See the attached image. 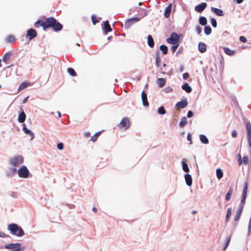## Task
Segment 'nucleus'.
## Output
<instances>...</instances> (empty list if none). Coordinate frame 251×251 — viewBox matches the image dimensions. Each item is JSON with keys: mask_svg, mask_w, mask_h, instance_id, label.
I'll list each match as a JSON object with an SVG mask.
<instances>
[{"mask_svg": "<svg viewBox=\"0 0 251 251\" xmlns=\"http://www.w3.org/2000/svg\"><path fill=\"white\" fill-rule=\"evenodd\" d=\"M41 26L44 30L49 28H52L56 32L59 31L63 28V25L52 17L46 19L42 22Z\"/></svg>", "mask_w": 251, "mask_h": 251, "instance_id": "nucleus-1", "label": "nucleus"}, {"mask_svg": "<svg viewBox=\"0 0 251 251\" xmlns=\"http://www.w3.org/2000/svg\"><path fill=\"white\" fill-rule=\"evenodd\" d=\"M7 229L12 234L17 236L21 237L25 234L24 231L22 228L16 224L9 225Z\"/></svg>", "mask_w": 251, "mask_h": 251, "instance_id": "nucleus-2", "label": "nucleus"}, {"mask_svg": "<svg viewBox=\"0 0 251 251\" xmlns=\"http://www.w3.org/2000/svg\"><path fill=\"white\" fill-rule=\"evenodd\" d=\"M18 174L20 177L24 178L28 177L30 175L29 171L25 165L21 166L18 171Z\"/></svg>", "mask_w": 251, "mask_h": 251, "instance_id": "nucleus-3", "label": "nucleus"}, {"mask_svg": "<svg viewBox=\"0 0 251 251\" xmlns=\"http://www.w3.org/2000/svg\"><path fill=\"white\" fill-rule=\"evenodd\" d=\"M24 162V157L22 155H16L10 159L11 164L17 167Z\"/></svg>", "mask_w": 251, "mask_h": 251, "instance_id": "nucleus-4", "label": "nucleus"}, {"mask_svg": "<svg viewBox=\"0 0 251 251\" xmlns=\"http://www.w3.org/2000/svg\"><path fill=\"white\" fill-rule=\"evenodd\" d=\"M180 36L176 32H173L170 37L167 39V42L171 44H179Z\"/></svg>", "mask_w": 251, "mask_h": 251, "instance_id": "nucleus-5", "label": "nucleus"}, {"mask_svg": "<svg viewBox=\"0 0 251 251\" xmlns=\"http://www.w3.org/2000/svg\"><path fill=\"white\" fill-rule=\"evenodd\" d=\"M248 188V182L246 181L244 183V188L242 191L241 202L239 206H242V207H244V204L246 202V199L247 198V194Z\"/></svg>", "mask_w": 251, "mask_h": 251, "instance_id": "nucleus-6", "label": "nucleus"}, {"mask_svg": "<svg viewBox=\"0 0 251 251\" xmlns=\"http://www.w3.org/2000/svg\"><path fill=\"white\" fill-rule=\"evenodd\" d=\"M118 127L120 129H123L125 130L127 129L130 126V122L129 118L127 117H124L118 125Z\"/></svg>", "mask_w": 251, "mask_h": 251, "instance_id": "nucleus-7", "label": "nucleus"}, {"mask_svg": "<svg viewBox=\"0 0 251 251\" xmlns=\"http://www.w3.org/2000/svg\"><path fill=\"white\" fill-rule=\"evenodd\" d=\"M140 20V18L138 17L132 18L126 20L124 24V27L126 29H128L135 23Z\"/></svg>", "mask_w": 251, "mask_h": 251, "instance_id": "nucleus-8", "label": "nucleus"}, {"mask_svg": "<svg viewBox=\"0 0 251 251\" xmlns=\"http://www.w3.org/2000/svg\"><path fill=\"white\" fill-rule=\"evenodd\" d=\"M246 128L247 130L248 142L251 148V124L250 122L246 123Z\"/></svg>", "mask_w": 251, "mask_h": 251, "instance_id": "nucleus-9", "label": "nucleus"}, {"mask_svg": "<svg viewBox=\"0 0 251 251\" xmlns=\"http://www.w3.org/2000/svg\"><path fill=\"white\" fill-rule=\"evenodd\" d=\"M37 35V32L34 29L30 28L27 31L26 35L29 37L30 40L36 37Z\"/></svg>", "mask_w": 251, "mask_h": 251, "instance_id": "nucleus-10", "label": "nucleus"}, {"mask_svg": "<svg viewBox=\"0 0 251 251\" xmlns=\"http://www.w3.org/2000/svg\"><path fill=\"white\" fill-rule=\"evenodd\" d=\"M20 247H21L20 243H16V244L10 243V244H8L7 245H6L5 246V248L7 249H15V250L19 249V251H21Z\"/></svg>", "mask_w": 251, "mask_h": 251, "instance_id": "nucleus-11", "label": "nucleus"}, {"mask_svg": "<svg viewBox=\"0 0 251 251\" xmlns=\"http://www.w3.org/2000/svg\"><path fill=\"white\" fill-rule=\"evenodd\" d=\"M207 4L205 2L201 3L200 4L196 6L195 10L198 12H202L204 9L206 7Z\"/></svg>", "mask_w": 251, "mask_h": 251, "instance_id": "nucleus-12", "label": "nucleus"}, {"mask_svg": "<svg viewBox=\"0 0 251 251\" xmlns=\"http://www.w3.org/2000/svg\"><path fill=\"white\" fill-rule=\"evenodd\" d=\"M142 100L144 106H149V103L148 101L147 95L144 91L142 92Z\"/></svg>", "mask_w": 251, "mask_h": 251, "instance_id": "nucleus-13", "label": "nucleus"}, {"mask_svg": "<svg viewBox=\"0 0 251 251\" xmlns=\"http://www.w3.org/2000/svg\"><path fill=\"white\" fill-rule=\"evenodd\" d=\"M187 100H185L178 102L176 105L178 108H184L187 106Z\"/></svg>", "mask_w": 251, "mask_h": 251, "instance_id": "nucleus-14", "label": "nucleus"}, {"mask_svg": "<svg viewBox=\"0 0 251 251\" xmlns=\"http://www.w3.org/2000/svg\"><path fill=\"white\" fill-rule=\"evenodd\" d=\"M211 10L213 13L218 16H223L224 15V12L221 9L212 7L211 8Z\"/></svg>", "mask_w": 251, "mask_h": 251, "instance_id": "nucleus-15", "label": "nucleus"}, {"mask_svg": "<svg viewBox=\"0 0 251 251\" xmlns=\"http://www.w3.org/2000/svg\"><path fill=\"white\" fill-rule=\"evenodd\" d=\"M185 179L186 184L189 186H191L192 184V178L191 176L189 174H186L185 175Z\"/></svg>", "mask_w": 251, "mask_h": 251, "instance_id": "nucleus-16", "label": "nucleus"}, {"mask_svg": "<svg viewBox=\"0 0 251 251\" xmlns=\"http://www.w3.org/2000/svg\"><path fill=\"white\" fill-rule=\"evenodd\" d=\"M11 55H12V53H11V52H7V53H5L2 57L3 61L6 64L8 63L10 59Z\"/></svg>", "mask_w": 251, "mask_h": 251, "instance_id": "nucleus-17", "label": "nucleus"}, {"mask_svg": "<svg viewBox=\"0 0 251 251\" xmlns=\"http://www.w3.org/2000/svg\"><path fill=\"white\" fill-rule=\"evenodd\" d=\"M155 61H156V65L157 67H159L161 64V59H160V54L159 51H157L155 54Z\"/></svg>", "mask_w": 251, "mask_h": 251, "instance_id": "nucleus-18", "label": "nucleus"}, {"mask_svg": "<svg viewBox=\"0 0 251 251\" xmlns=\"http://www.w3.org/2000/svg\"><path fill=\"white\" fill-rule=\"evenodd\" d=\"M171 8L172 4H170L167 7H166L164 14V16L166 18H169L170 17Z\"/></svg>", "mask_w": 251, "mask_h": 251, "instance_id": "nucleus-19", "label": "nucleus"}, {"mask_svg": "<svg viewBox=\"0 0 251 251\" xmlns=\"http://www.w3.org/2000/svg\"><path fill=\"white\" fill-rule=\"evenodd\" d=\"M30 85V83H28L25 81L21 83V84L20 85V86L18 88V91H21Z\"/></svg>", "mask_w": 251, "mask_h": 251, "instance_id": "nucleus-20", "label": "nucleus"}, {"mask_svg": "<svg viewBox=\"0 0 251 251\" xmlns=\"http://www.w3.org/2000/svg\"><path fill=\"white\" fill-rule=\"evenodd\" d=\"M198 48L199 51L201 53H203L206 50V45L203 43H200L199 44Z\"/></svg>", "mask_w": 251, "mask_h": 251, "instance_id": "nucleus-21", "label": "nucleus"}, {"mask_svg": "<svg viewBox=\"0 0 251 251\" xmlns=\"http://www.w3.org/2000/svg\"><path fill=\"white\" fill-rule=\"evenodd\" d=\"M26 118V115L24 111L22 112L18 117L19 122L22 123L25 122Z\"/></svg>", "mask_w": 251, "mask_h": 251, "instance_id": "nucleus-22", "label": "nucleus"}, {"mask_svg": "<svg viewBox=\"0 0 251 251\" xmlns=\"http://www.w3.org/2000/svg\"><path fill=\"white\" fill-rule=\"evenodd\" d=\"M104 31L106 33L111 31L112 28L110 27V25L109 24L108 21H106L104 22Z\"/></svg>", "mask_w": 251, "mask_h": 251, "instance_id": "nucleus-23", "label": "nucleus"}, {"mask_svg": "<svg viewBox=\"0 0 251 251\" xmlns=\"http://www.w3.org/2000/svg\"><path fill=\"white\" fill-rule=\"evenodd\" d=\"M148 44L151 48H153L154 45V40L151 35L148 36Z\"/></svg>", "mask_w": 251, "mask_h": 251, "instance_id": "nucleus-24", "label": "nucleus"}, {"mask_svg": "<svg viewBox=\"0 0 251 251\" xmlns=\"http://www.w3.org/2000/svg\"><path fill=\"white\" fill-rule=\"evenodd\" d=\"M157 83L159 87H163L166 83V80L163 78H159L157 80Z\"/></svg>", "mask_w": 251, "mask_h": 251, "instance_id": "nucleus-25", "label": "nucleus"}, {"mask_svg": "<svg viewBox=\"0 0 251 251\" xmlns=\"http://www.w3.org/2000/svg\"><path fill=\"white\" fill-rule=\"evenodd\" d=\"M181 88L187 93H190L192 91V88L188 83H186L182 85Z\"/></svg>", "mask_w": 251, "mask_h": 251, "instance_id": "nucleus-26", "label": "nucleus"}, {"mask_svg": "<svg viewBox=\"0 0 251 251\" xmlns=\"http://www.w3.org/2000/svg\"><path fill=\"white\" fill-rule=\"evenodd\" d=\"M16 41V39L14 35H8L6 38H5V42L6 43H12Z\"/></svg>", "mask_w": 251, "mask_h": 251, "instance_id": "nucleus-27", "label": "nucleus"}, {"mask_svg": "<svg viewBox=\"0 0 251 251\" xmlns=\"http://www.w3.org/2000/svg\"><path fill=\"white\" fill-rule=\"evenodd\" d=\"M139 15L142 16V18L145 17L146 16L148 13V11L146 9L143 8H140V10L139 11Z\"/></svg>", "mask_w": 251, "mask_h": 251, "instance_id": "nucleus-28", "label": "nucleus"}, {"mask_svg": "<svg viewBox=\"0 0 251 251\" xmlns=\"http://www.w3.org/2000/svg\"><path fill=\"white\" fill-rule=\"evenodd\" d=\"M200 25H205L207 24V19L204 17H200L199 20Z\"/></svg>", "mask_w": 251, "mask_h": 251, "instance_id": "nucleus-29", "label": "nucleus"}, {"mask_svg": "<svg viewBox=\"0 0 251 251\" xmlns=\"http://www.w3.org/2000/svg\"><path fill=\"white\" fill-rule=\"evenodd\" d=\"M200 139L201 141L203 144H207L209 142L207 138L204 135H200Z\"/></svg>", "mask_w": 251, "mask_h": 251, "instance_id": "nucleus-30", "label": "nucleus"}, {"mask_svg": "<svg viewBox=\"0 0 251 251\" xmlns=\"http://www.w3.org/2000/svg\"><path fill=\"white\" fill-rule=\"evenodd\" d=\"M224 50L226 54L229 55H233L235 53L234 50H231L228 48L227 47L224 48Z\"/></svg>", "mask_w": 251, "mask_h": 251, "instance_id": "nucleus-31", "label": "nucleus"}, {"mask_svg": "<svg viewBox=\"0 0 251 251\" xmlns=\"http://www.w3.org/2000/svg\"><path fill=\"white\" fill-rule=\"evenodd\" d=\"M233 193V190H232V188H230L229 191L228 192V193L226 194V201H228L230 200V198H231V195Z\"/></svg>", "mask_w": 251, "mask_h": 251, "instance_id": "nucleus-32", "label": "nucleus"}, {"mask_svg": "<svg viewBox=\"0 0 251 251\" xmlns=\"http://www.w3.org/2000/svg\"><path fill=\"white\" fill-rule=\"evenodd\" d=\"M216 176L217 178L220 179L223 176V173L221 169H218L216 170Z\"/></svg>", "mask_w": 251, "mask_h": 251, "instance_id": "nucleus-33", "label": "nucleus"}, {"mask_svg": "<svg viewBox=\"0 0 251 251\" xmlns=\"http://www.w3.org/2000/svg\"><path fill=\"white\" fill-rule=\"evenodd\" d=\"M187 123V118L186 117H183L181 121L180 122L179 125L181 127L184 126Z\"/></svg>", "mask_w": 251, "mask_h": 251, "instance_id": "nucleus-34", "label": "nucleus"}, {"mask_svg": "<svg viewBox=\"0 0 251 251\" xmlns=\"http://www.w3.org/2000/svg\"><path fill=\"white\" fill-rule=\"evenodd\" d=\"M23 130L24 131L25 133H26L27 134H29V135H30L32 137L34 136V134L31 132V130H30L29 129H27V127H26L25 126V125H24V126H23Z\"/></svg>", "mask_w": 251, "mask_h": 251, "instance_id": "nucleus-35", "label": "nucleus"}, {"mask_svg": "<svg viewBox=\"0 0 251 251\" xmlns=\"http://www.w3.org/2000/svg\"><path fill=\"white\" fill-rule=\"evenodd\" d=\"M231 213H232V208H231V207H229L227 209L226 215V222H228L230 216L231 215Z\"/></svg>", "mask_w": 251, "mask_h": 251, "instance_id": "nucleus-36", "label": "nucleus"}, {"mask_svg": "<svg viewBox=\"0 0 251 251\" xmlns=\"http://www.w3.org/2000/svg\"><path fill=\"white\" fill-rule=\"evenodd\" d=\"M160 50L162 51L164 54H166L168 52V48L165 45H161L160 46Z\"/></svg>", "mask_w": 251, "mask_h": 251, "instance_id": "nucleus-37", "label": "nucleus"}, {"mask_svg": "<svg viewBox=\"0 0 251 251\" xmlns=\"http://www.w3.org/2000/svg\"><path fill=\"white\" fill-rule=\"evenodd\" d=\"M68 73L73 76H75L76 75V73L74 69L72 68H68L67 69Z\"/></svg>", "mask_w": 251, "mask_h": 251, "instance_id": "nucleus-38", "label": "nucleus"}, {"mask_svg": "<svg viewBox=\"0 0 251 251\" xmlns=\"http://www.w3.org/2000/svg\"><path fill=\"white\" fill-rule=\"evenodd\" d=\"M101 134V131H99L97 133H96L93 136L91 137V140L93 142H95L97 141L98 137Z\"/></svg>", "mask_w": 251, "mask_h": 251, "instance_id": "nucleus-39", "label": "nucleus"}, {"mask_svg": "<svg viewBox=\"0 0 251 251\" xmlns=\"http://www.w3.org/2000/svg\"><path fill=\"white\" fill-rule=\"evenodd\" d=\"M230 236H229V237H227L226 238V243H225V246L223 248V250L224 251H225L226 250V249L227 248V247H228L229 243H230Z\"/></svg>", "mask_w": 251, "mask_h": 251, "instance_id": "nucleus-40", "label": "nucleus"}, {"mask_svg": "<svg viewBox=\"0 0 251 251\" xmlns=\"http://www.w3.org/2000/svg\"><path fill=\"white\" fill-rule=\"evenodd\" d=\"M204 33L208 35L211 33V28L210 26H206L204 27Z\"/></svg>", "mask_w": 251, "mask_h": 251, "instance_id": "nucleus-41", "label": "nucleus"}, {"mask_svg": "<svg viewBox=\"0 0 251 251\" xmlns=\"http://www.w3.org/2000/svg\"><path fill=\"white\" fill-rule=\"evenodd\" d=\"M182 164L183 171L186 173L188 172L189 171V169L187 163L184 162H182Z\"/></svg>", "mask_w": 251, "mask_h": 251, "instance_id": "nucleus-42", "label": "nucleus"}, {"mask_svg": "<svg viewBox=\"0 0 251 251\" xmlns=\"http://www.w3.org/2000/svg\"><path fill=\"white\" fill-rule=\"evenodd\" d=\"M158 113L160 114L163 115L166 113V110L163 106H160L158 109Z\"/></svg>", "mask_w": 251, "mask_h": 251, "instance_id": "nucleus-43", "label": "nucleus"}, {"mask_svg": "<svg viewBox=\"0 0 251 251\" xmlns=\"http://www.w3.org/2000/svg\"><path fill=\"white\" fill-rule=\"evenodd\" d=\"M91 19H92V22L93 23V24L95 25H96V24H97L98 23H99V21L98 20L97 18V17L96 16V15H92V16H91Z\"/></svg>", "mask_w": 251, "mask_h": 251, "instance_id": "nucleus-44", "label": "nucleus"}, {"mask_svg": "<svg viewBox=\"0 0 251 251\" xmlns=\"http://www.w3.org/2000/svg\"><path fill=\"white\" fill-rule=\"evenodd\" d=\"M172 46L171 47V50L172 51V52L173 53H174L176 50L177 49V48L178 47L179 45V44H172Z\"/></svg>", "mask_w": 251, "mask_h": 251, "instance_id": "nucleus-45", "label": "nucleus"}, {"mask_svg": "<svg viewBox=\"0 0 251 251\" xmlns=\"http://www.w3.org/2000/svg\"><path fill=\"white\" fill-rule=\"evenodd\" d=\"M43 21H41L40 20L36 22L34 24V26L36 28H39L40 26H41L42 23Z\"/></svg>", "mask_w": 251, "mask_h": 251, "instance_id": "nucleus-46", "label": "nucleus"}, {"mask_svg": "<svg viewBox=\"0 0 251 251\" xmlns=\"http://www.w3.org/2000/svg\"><path fill=\"white\" fill-rule=\"evenodd\" d=\"M211 23L214 27H216L217 26V21L214 18H212L211 19Z\"/></svg>", "mask_w": 251, "mask_h": 251, "instance_id": "nucleus-47", "label": "nucleus"}, {"mask_svg": "<svg viewBox=\"0 0 251 251\" xmlns=\"http://www.w3.org/2000/svg\"><path fill=\"white\" fill-rule=\"evenodd\" d=\"M243 162L246 165L249 162V157L248 156H245L243 157Z\"/></svg>", "mask_w": 251, "mask_h": 251, "instance_id": "nucleus-48", "label": "nucleus"}, {"mask_svg": "<svg viewBox=\"0 0 251 251\" xmlns=\"http://www.w3.org/2000/svg\"><path fill=\"white\" fill-rule=\"evenodd\" d=\"M243 208L244 207H242V206H239V208H238V210H237V211L236 212V213L237 214H239V215H240L241 216V214H242V211H243Z\"/></svg>", "mask_w": 251, "mask_h": 251, "instance_id": "nucleus-49", "label": "nucleus"}, {"mask_svg": "<svg viewBox=\"0 0 251 251\" xmlns=\"http://www.w3.org/2000/svg\"><path fill=\"white\" fill-rule=\"evenodd\" d=\"M63 147H64V145H63V143H60L57 144V148L58 150H63Z\"/></svg>", "mask_w": 251, "mask_h": 251, "instance_id": "nucleus-50", "label": "nucleus"}, {"mask_svg": "<svg viewBox=\"0 0 251 251\" xmlns=\"http://www.w3.org/2000/svg\"><path fill=\"white\" fill-rule=\"evenodd\" d=\"M240 41L243 43H246L247 42V39L245 37L241 36L240 37Z\"/></svg>", "mask_w": 251, "mask_h": 251, "instance_id": "nucleus-51", "label": "nucleus"}, {"mask_svg": "<svg viewBox=\"0 0 251 251\" xmlns=\"http://www.w3.org/2000/svg\"><path fill=\"white\" fill-rule=\"evenodd\" d=\"M231 136L233 138H236L237 136V132L235 130H233L231 132Z\"/></svg>", "mask_w": 251, "mask_h": 251, "instance_id": "nucleus-52", "label": "nucleus"}, {"mask_svg": "<svg viewBox=\"0 0 251 251\" xmlns=\"http://www.w3.org/2000/svg\"><path fill=\"white\" fill-rule=\"evenodd\" d=\"M196 30L198 34H200L201 32V28L200 26H197Z\"/></svg>", "mask_w": 251, "mask_h": 251, "instance_id": "nucleus-53", "label": "nucleus"}, {"mask_svg": "<svg viewBox=\"0 0 251 251\" xmlns=\"http://www.w3.org/2000/svg\"><path fill=\"white\" fill-rule=\"evenodd\" d=\"M240 217L241 216L239 214H237L236 213V215L234 218V220L235 221V222H238L239 221V220L240 219Z\"/></svg>", "mask_w": 251, "mask_h": 251, "instance_id": "nucleus-54", "label": "nucleus"}, {"mask_svg": "<svg viewBox=\"0 0 251 251\" xmlns=\"http://www.w3.org/2000/svg\"><path fill=\"white\" fill-rule=\"evenodd\" d=\"M189 76V74L188 73H185L183 75V78L184 80L187 79Z\"/></svg>", "mask_w": 251, "mask_h": 251, "instance_id": "nucleus-55", "label": "nucleus"}, {"mask_svg": "<svg viewBox=\"0 0 251 251\" xmlns=\"http://www.w3.org/2000/svg\"><path fill=\"white\" fill-rule=\"evenodd\" d=\"M193 112L192 111H189L187 113V117L191 118L193 116Z\"/></svg>", "mask_w": 251, "mask_h": 251, "instance_id": "nucleus-56", "label": "nucleus"}, {"mask_svg": "<svg viewBox=\"0 0 251 251\" xmlns=\"http://www.w3.org/2000/svg\"><path fill=\"white\" fill-rule=\"evenodd\" d=\"M187 140L190 141V143H192V138L190 134H188L187 137Z\"/></svg>", "mask_w": 251, "mask_h": 251, "instance_id": "nucleus-57", "label": "nucleus"}, {"mask_svg": "<svg viewBox=\"0 0 251 251\" xmlns=\"http://www.w3.org/2000/svg\"><path fill=\"white\" fill-rule=\"evenodd\" d=\"M29 98V96H27L26 97V98H25L24 100H23V103H25L26 102V101H27V100Z\"/></svg>", "mask_w": 251, "mask_h": 251, "instance_id": "nucleus-58", "label": "nucleus"}, {"mask_svg": "<svg viewBox=\"0 0 251 251\" xmlns=\"http://www.w3.org/2000/svg\"><path fill=\"white\" fill-rule=\"evenodd\" d=\"M238 164L239 165H241L243 163V161H242V158L241 159L238 158Z\"/></svg>", "mask_w": 251, "mask_h": 251, "instance_id": "nucleus-59", "label": "nucleus"}, {"mask_svg": "<svg viewBox=\"0 0 251 251\" xmlns=\"http://www.w3.org/2000/svg\"><path fill=\"white\" fill-rule=\"evenodd\" d=\"M84 135L86 137H89L90 136V133L89 132H86Z\"/></svg>", "mask_w": 251, "mask_h": 251, "instance_id": "nucleus-60", "label": "nucleus"}, {"mask_svg": "<svg viewBox=\"0 0 251 251\" xmlns=\"http://www.w3.org/2000/svg\"><path fill=\"white\" fill-rule=\"evenodd\" d=\"M11 170L13 174L15 173L17 171L16 169L15 168H11Z\"/></svg>", "mask_w": 251, "mask_h": 251, "instance_id": "nucleus-61", "label": "nucleus"}, {"mask_svg": "<svg viewBox=\"0 0 251 251\" xmlns=\"http://www.w3.org/2000/svg\"><path fill=\"white\" fill-rule=\"evenodd\" d=\"M5 233L3 232H0V237H5Z\"/></svg>", "mask_w": 251, "mask_h": 251, "instance_id": "nucleus-62", "label": "nucleus"}, {"mask_svg": "<svg viewBox=\"0 0 251 251\" xmlns=\"http://www.w3.org/2000/svg\"><path fill=\"white\" fill-rule=\"evenodd\" d=\"M248 229H249V234H250L251 233V227L250 226V223L249 224Z\"/></svg>", "mask_w": 251, "mask_h": 251, "instance_id": "nucleus-63", "label": "nucleus"}, {"mask_svg": "<svg viewBox=\"0 0 251 251\" xmlns=\"http://www.w3.org/2000/svg\"><path fill=\"white\" fill-rule=\"evenodd\" d=\"M244 0H236V2L237 3H241Z\"/></svg>", "mask_w": 251, "mask_h": 251, "instance_id": "nucleus-64", "label": "nucleus"}]
</instances>
